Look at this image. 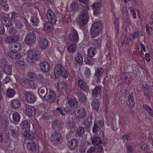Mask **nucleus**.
Wrapping results in <instances>:
<instances>
[{"instance_id":"1","label":"nucleus","mask_w":153,"mask_h":153,"mask_svg":"<svg viewBox=\"0 0 153 153\" xmlns=\"http://www.w3.org/2000/svg\"><path fill=\"white\" fill-rule=\"evenodd\" d=\"M87 9V7H84L80 13L78 22L81 25H85L89 18Z\"/></svg>"},{"instance_id":"2","label":"nucleus","mask_w":153,"mask_h":153,"mask_svg":"<svg viewBox=\"0 0 153 153\" xmlns=\"http://www.w3.org/2000/svg\"><path fill=\"white\" fill-rule=\"evenodd\" d=\"M54 75L56 77L58 76H66V72L65 67L60 64L56 65L54 69Z\"/></svg>"},{"instance_id":"3","label":"nucleus","mask_w":153,"mask_h":153,"mask_svg":"<svg viewBox=\"0 0 153 153\" xmlns=\"http://www.w3.org/2000/svg\"><path fill=\"white\" fill-rule=\"evenodd\" d=\"M43 97L47 102L52 103L56 100V95L53 91L49 89L48 91L46 92L45 95Z\"/></svg>"},{"instance_id":"4","label":"nucleus","mask_w":153,"mask_h":153,"mask_svg":"<svg viewBox=\"0 0 153 153\" xmlns=\"http://www.w3.org/2000/svg\"><path fill=\"white\" fill-rule=\"evenodd\" d=\"M36 39L35 34L32 31L27 34L24 40V42L28 45H31L35 42Z\"/></svg>"},{"instance_id":"5","label":"nucleus","mask_w":153,"mask_h":153,"mask_svg":"<svg viewBox=\"0 0 153 153\" xmlns=\"http://www.w3.org/2000/svg\"><path fill=\"white\" fill-rule=\"evenodd\" d=\"M101 24L99 22L94 23L91 27V32L92 35H96L100 32L102 30Z\"/></svg>"},{"instance_id":"6","label":"nucleus","mask_w":153,"mask_h":153,"mask_svg":"<svg viewBox=\"0 0 153 153\" xmlns=\"http://www.w3.org/2000/svg\"><path fill=\"white\" fill-rule=\"evenodd\" d=\"M47 15L48 19L51 23H56L57 18L54 13L51 10L49 9L48 10Z\"/></svg>"},{"instance_id":"7","label":"nucleus","mask_w":153,"mask_h":153,"mask_svg":"<svg viewBox=\"0 0 153 153\" xmlns=\"http://www.w3.org/2000/svg\"><path fill=\"white\" fill-rule=\"evenodd\" d=\"M51 139L53 143H58L62 141V136L59 133L54 132L52 134Z\"/></svg>"},{"instance_id":"8","label":"nucleus","mask_w":153,"mask_h":153,"mask_svg":"<svg viewBox=\"0 0 153 153\" xmlns=\"http://www.w3.org/2000/svg\"><path fill=\"white\" fill-rule=\"evenodd\" d=\"M69 39L71 41H73L75 43L78 41L79 37L78 33L75 29H72L68 36Z\"/></svg>"},{"instance_id":"9","label":"nucleus","mask_w":153,"mask_h":153,"mask_svg":"<svg viewBox=\"0 0 153 153\" xmlns=\"http://www.w3.org/2000/svg\"><path fill=\"white\" fill-rule=\"evenodd\" d=\"M27 60L29 61L31 60L37 59L38 58V52L35 51L31 50L27 52Z\"/></svg>"},{"instance_id":"10","label":"nucleus","mask_w":153,"mask_h":153,"mask_svg":"<svg viewBox=\"0 0 153 153\" xmlns=\"http://www.w3.org/2000/svg\"><path fill=\"white\" fill-rule=\"evenodd\" d=\"M25 96L26 100L29 103H34L36 101L35 96L31 93L26 92L25 94Z\"/></svg>"},{"instance_id":"11","label":"nucleus","mask_w":153,"mask_h":153,"mask_svg":"<svg viewBox=\"0 0 153 153\" xmlns=\"http://www.w3.org/2000/svg\"><path fill=\"white\" fill-rule=\"evenodd\" d=\"M103 122L102 120H99L97 122H95L94 127L93 128V133H97L100 130L104 125Z\"/></svg>"},{"instance_id":"12","label":"nucleus","mask_w":153,"mask_h":153,"mask_svg":"<svg viewBox=\"0 0 153 153\" xmlns=\"http://www.w3.org/2000/svg\"><path fill=\"white\" fill-rule=\"evenodd\" d=\"M52 127L56 130H59L62 127V121L60 120H57L54 121L52 124Z\"/></svg>"},{"instance_id":"13","label":"nucleus","mask_w":153,"mask_h":153,"mask_svg":"<svg viewBox=\"0 0 153 153\" xmlns=\"http://www.w3.org/2000/svg\"><path fill=\"white\" fill-rule=\"evenodd\" d=\"M24 110L26 113L29 115H34L36 114V110L33 106L28 105H26L24 108Z\"/></svg>"},{"instance_id":"14","label":"nucleus","mask_w":153,"mask_h":153,"mask_svg":"<svg viewBox=\"0 0 153 153\" xmlns=\"http://www.w3.org/2000/svg\"><path fill=\"white\" fill-rule=\"evenodd\" d=\"M78 144V142L77 140L73 139L71 141L68 142V146L71 150H74L77 148Z\"/></svg>"},{"instance_id":"15","label":"nucleus","mask_w":153,"mask_h":153,"mask_svg":"<svg viewBox=\"0 0 153 153\" xmlns=\"http://www.w3.org/2000/svg\"><path fill=\"white\" fill-rule=\"evenodd\" d=\"M21 82L22 85L25 86H27L28 87H30L32 88H35V85L33 81L28 79H24L21 80Z\"/></svg>"},{"instance_id":"16","label":"nucleus","mask_w":153,"mask_h":153,"mask_svg":"<svg viewBox=\"0 0 153 153\" xmlns=\"http://www.w3.org/2000/svg\"><path fill=\"white\" fill-rule=\"evenodd\" d=\"M7 54L10 57L13 59H19L22 57V55L20 53L11 51H8Z\"/></svg>"},{"instance_id":"17","label":"nucleus","mask_w":153,"mask_h":153,"mask_svg":"<svg viewBox=\"0 0 153 153\" xmlns=\"http://www.w3.org/2000/svg\"><path fill=\"white\" fill-rule=\"evenodd\" d=\"M26 148L29 151L34 152L36 149V145L33 140H30L27 143Z\"/></svg>"},{"instance_id":"18","label":"nucleus","mask_w":153,"mask_h":153,"mask_svg":"<svg viewBox=\"0 0 153 153\" xmlns=\"http://www.w3.org/2000/svg\"><path fill=\"white\" fill-rule=\"evenodd\" d=\"M68 104L75 108H77L78 107V102L76 99L74 97L71 98L68 97Z\"/></svg>"},{"instance_id":"19","label":"nucleus","mask_w":153,"mask_h":153,"mask_svg":"<svg viewBox=\"0 0 153 153\" xmlns=\"http://www.w3.org/2000/svg\"><path fill=\"white\" fill-rule=\"evenodd\" d=\"M21 126L22 129L24 130V132L29 131L30 126L27 121L24 120L22 121L21 123Z\"/></svg>"},{"instance_id":"20","label":"nucleus","mask_w":153,"mask_h":153,"mask_svg":"<svg viewBox=\"0 0 153 153\" xmlns=\"http://www.w3.org/2000/svg\"><path fill=\"white\" fill-rule=\"evenodd\" d=\"M86 114V112L85 109L82 107L79 108L77 109L76 116L78 117L82 118L85 117Z\"/></svg>"},{"instance_id":"21","label":"nucleus","mask_w":153,"mask_h":153,"mask_svg":"<svg viewBox=\"0 0 153 153\" xmlns=\"http://www.w3.org/2000/svg\"><path fill=\"white\" fill-rule=\"evenodd\" d=\"M21 104V102L19 100L15 99L12 101L11 106L13 108L17 109L20 107Z\"/></svg>"},{"instance_id":"22","label":"nucleus","mask_w":153,"mask_h":153,"mask_svg":"<svg viewBox=\"0 0 153 153\" xmlns=\"http://www.w3.org/2000/svg\"><path fill=\"white\" fill-rule=\"evenodd\" d=\"M41 69L43 71L48 72L50 70L49 64L47 62H42L40 64Z\"/></svg>"},{"instance_id":"23","label":"nucleus","mask_w":153,"mask_h":153,"mask_svg":"<svg viewBox=\"0 0 153 153\" xmlns=\"http://www.w3.org/2000/svg\"><path fill=\"white\" fill-rule=\"evenodd\" d=\"M57 88L58 89L62 92L66 91L67 88V84L64 82H61L58 84Z\"/></svg>"},{"instance_id":"24","label":"nucleus","mask_w":153,"mask_h":153,"mask_svg":"<svg viewBox=\"0 0 153 153\" xmlns=\"http://www.w3.org/2000/svg\"><path fill=\"white\" fill-rule=\"evenodd\" d=\"M100 3L98 2L94 3L93 4V9L94 10V14L95 15L99 13V12L97 11H98L100 10Z\"/></svg>"},{"instance_id":"25","label":"nucleus","mask_w":153,"mask_h":153,"mask_svg":"<svg viewBox=\"0 0 153 153\" xmlns=\"http://www.w3.org/2000/svg\"><path fill=\"white\" fill-rule=\"evenodd\" d=\"M123 17L124 25L126 26V27H128L130 24V21L128 13H124L123 14Z\"/></svg>"},{"instance_id":"26","label":"nucleus","mask_w":153,"mask_h":153,"mask_svg":"<svg viewBox=\"0 0 153 153\" xmlns=\"http://www.w3.org/2000/svg\"><path fill=\"white\" fill-rule=\"evenodd\" d=\"M39 45L42 49H45L48 46L47 41L45 39L40 38Z\"/></svg>"},{"instance_id":"27","label":"nucleus","mask_w":153,"mask_h":153,"mask_svg":"<svg viewBox=\"0 0 153 153\" xmlns=\"http://www.w3.org/2000/svg\"><path fill=\"white\" fill-rule=\"evenodd\" d=\"M23 135L27 139L34 138L36 136L35 134L33 132H30V130L28 131H25L23 132Z\"/></svg>"},{"instance_id":"28","label":"nucleus","mask_w":153,"mask_h":153,"mask_svg":"<svg viewBox=\"0 0 153 153\" xmlns=\"http://www.w3.org/2000/svg\"><path fill=\"white\" fill-rule=\"evenodd\" d=\"M25 62L22 60H18L15 62V67L18 68L23 69L25 68Z\"/></svg>"},{"instance_id":"29","label":"nucleus","mask_w":153,"mask_h":153,"mask_svg":"<svg viewBox=\"0 0 153 153\" xmlns=\"http://www.w3.org/2000/svg\"><path fill=\"white\" fill-rule=\"evenodd\" d=\"M92 143L94 145H98L100 144L101 140L100 137L97 136H95L91 138Z\"/></svg>"},{"instance_id":"30","label":"nucleus","mask_w":153,"mask_h":153,"mask_svg":"<svg viewBox=\"0 0 153 153\" xmlns=\"http://www.w3.org/2000/svg\"><path fill=\"white\" fill-rule=\"evenodd\" d=\"M11 48L12 49L13 51H18L22 49V46L19 43L15 42L12 45Z\"/></svg>"},{"instance_id":"31","label":"nucleus","mask_w":153,"mask_h":153,"mask_svg":"<svg viewBox=\"0 0 153 153\" xmlns=\"http://www.w3.org/2000/svg\"><path fill=\"white\" fill-rule=\"evenodd\" d=\"M101 92V88L100 87H96L93 89L92 94L94 97H97L100 95Z\"/></svg>"},{"instance_id":"32","label":"nucleus","mask_w":153,"mask_h":153,"mask_svg":"<svg viewBox=\"0 0 153 153\" xmlns=\"http://www.w3.org/2000/svg\"><path fill=\"white\" fill-rule=\"evenodd\" d=\"M91 105L94 109L95 110H98L100 106L99 100L97 99H94L92 102Z\"/></svg>"},{"instance_id":"33","label":"nucleus","mask_w":153,"mask_h":153,"mask_svg":"<svg viewBox=\"0 0 153 153\" xmlns=\"http://www.w3.org/2000/svg\"><path fill=\"white\" fill-rule=\"evenodd\" d=\"M78 83L79 85L83 90L86 91L88 90V88L87 85L82 80H79L78 81Z\"/></svg>"},{"instance_id":"34","label":"nucleus","mask_w":153,"mask_h":153,"mask_svg":"<svg viewBox=\"0 0 153 153\" xmlns=\"http://www.w3.org/2000/svg\"><path fill=\"white\" fill-rule=\"evenodd\" d=\"M47 88L45 87H40L38 89V93L41 97H42V95H44L45 92L48 91Z\"/></svg>"},{"instance_id":"35","label":"nucleus","mask_w":153,"mask_h":153,"mask_svg":"<svg viewBox=\"0 0 153 153\" xmlns=\"http://www.w3.org/2000/svg\"><path fill=\"white\" fill-rule=\"evenodd\" d=\"M19 128L17 126L13 127L11 130V135L13 137H16L18 134Z\"/></svg>"},{"instance_id":"36","label":"nucleus","mask_w":153,"mask_h":153,"mask_svg":"<svg viewBox=\"0 0 153 153\" xmlns=\"http://www.w3.org/2000/svg\"><path fill=\"white\" fill-rule=\"evenodd\" d=\"M53 113L56 115H59V114L63 116L65 115V114L63 111L62 108H61L60 107H58L55 110H54Z\"/></svg>"},{"instance_id":"37","label":"nucleus","mask_w":153,"mask_h":153,"mask_svg":"<svg viewBox=\"0 0 153 153\" xmlns=\"http://www.w3.org/2000/svg\"><path fill=\"white\" fill-rule=\"evenodd\" d=\"M128 101L130 105L134 108V106L135 102L134 99L133 95L132 94H130L128 97Z\"/></svg>"},{"instance_id":"38","label":"nucleus","mask_w":153,"mask_h":153,"mask_svg":"<svg viewBox=\"0 0 153 153\" xmlns=\"http://www.w3.org/2000/svg\"><path fill=\"white\" fill-rule=\"evenodd\" d=\"M96 53V51L94 48L91 47L88 49V54L89 56L93 57Z\"/></svg>"},{"instance_id":"39","label":"nucleus","mask_w":153,"mask_h":153,"mask_svg":"<svg viewBox=\"0 0 153 153\" xmlns=\"http://www.w3.org/2000/svg\"><path fill=\"white\" fill-rule=\"evenodd\" d=\"M104 72L103 69L101 68H97L95 73V76L97 77H99L102 75Z\"/></svg>"},{"instance_id":"40","label":"nucleus","mask_w":153,"mask_h":153,"mask_svg":"<svg viewBox=\"0 0 153 153\" xmlns=\"http://www.w3.org/2000/svg\"><path fill=\"white\" fill-rule=\"evenodd\" d=\"M92 57H87L85 59L86 63L90 65H92L94 62V59L91 58Z\"/></svg>"},{"instance_id":"41","label":"nucleus","mask_w":153,"mask_h":153,"mask_svg":"<svg viewBox=\"0 0 153 153\" xmlns=\"http://www.w3.org/2000/svg\"><path fill=\"white\" fill-rule=\"evenodd\" d=\"M30 21L33 25L36 26L37 25L39 22V19L36 17H32L30 19Z\"/></svg>"},{"instance_id":"42","label":"nucleus","mask_w":153,"mask_h":153,"mask_svg":"<svg viewBox=\"0 0 153 153\" xmlns=\"http://www.w3.org/2000/svg\"><path fill=\"white\" fill-rule=\"evenodd\" d=\"M14 22V25H15V27L19 29H21L22 28L23 25V23L21 21L18 20Z\"/></svg>"},{"instance_id":"43","label":"nucleus","mask_w":153,"mask_h":153,"mask_svg":"<svg viewBox=\"0 0 153 153\" xmlns=\"http://www.w3.org/2000/svg\"><path fill=\"white\" fill-rule=\"evenodd\" d=\"M15 93V91L13 89L8 88L7 91V96L9 97H13Z\"/></svg>"},{"instance_id":"44","label":"nucleus","mask_w":153,"mask_h":153,"mask_svg":"<svg viewBox=\"0 0 153 153\" xmlns=\"http://www.w3.org/2000/svg\"><path fill=\"white\" fill-rule=\"evenodd\" d=\"M6 0H0V7L3 9H6L8 7Z\"/></svg>"},{"instance_id":"45","label":"nucleus","mask_w":153,"mask_h":153,"mask_svg":"<svg viewBox=\"0 0 153 153\" xmlns=\"http://www.w3.org/2000/svg\"><path fill=\"white\" fill-rule=\"evenodd\" d=\"M75 60L79 63H82L83 62L82 57L79 53H77L75 55Z\"/></svg>"},{"instance_id":"46","label":"nucleus","mask_w":153,"mask_h":153,"mask_svg":"<svg viewBox=\"0 0 153 153\" xmlns=\"http://www.w3.org/2000/svg\"><path fill=\"white\" fill-rule=\"evenodd\" d=\"M91 121H89L88 119H85L83 121V124L86 129H88L91 127Z\"/></svg>"},{"instance_id":"47","label":"nucleus","mask_w":153,"mask_h":153,"mask_svg":"<svg viewBox=\"0 0 153 153\" xmlns=\"http://www.w3.org/2000/svg\"><path fill=\"white\" fill-rule=\"evenodd\" d=\"M11 66L10 65H7L5 67L2 69L3 71L6 74H10L11 73Z\"/></svg>"},{"instance_id":"48","label":"nucleus","mask_w":153,"mask_h":153,"mask_svg":"<svg viewBox=\"0 0 153 153\" xmlns=\"http://www.w3.org/2000/svg\"><path fill=\"white\" fill-rule=\"evenodd\" d=\"M78 5V4L76 2H74L72 3L71 5V12H74V11H76L77 9H79Z\"/></svg>"},{"instance_id":"49","label":"nucleus","mask_w":153,"mask_h":153,"mask_svg":"<svg viewBox=\"0 0 153 153\" xmlns=\"http://www.w3.org/2000/svg\"><path fill=\"white\" fill-rule=\"evenodd\" d=\"M11 18L13 22L19 19L20 17L19 14L15 12H12L11 14Z\"/></svg>"},{"instance_id":"50","label":"nucleus","mask_w":153,"mask_h":153,"mask_svg":"<svg viewBox=\"0 0 153 153\" xmlns=\"http://www.w3.org/2000/svg\"><path fill=\"white\" fill-rule=\"evenodd\" d=\"M79 100L82 103L86 101V97L85 94L82 92H80L79 95Z\"/></svg>"},{"instance_id":"51","label":"nucleus","mask_w":153,"mask_h":153,"mask_svg":"<svg viewBox=\"0 0 153 153\" xmlns=\"http://www.w3.org/2000/svg\"><path fill=\"white\" fill-rule=\"evenodd\" d=\"M64 111L68 114H72L73 113L72 108L71 106L68 105L64 108Z\"/></svg>"},{"instance_id":"52","label":"nucleus","mask_w":153,"mask_h":153,"mask_svg":"<svg viewBox=\"0 0 153 153\" xmlns=\"http://www.w3.org/2000/svg\"><path fill=\"white\" fill-rule=\"evenodd\" d=\"M76 45L74 44L71 45L68 47V51L69 52H71L72 53H74L75 52L76 49Z\"/></svg>"},{"instance_id":"53","label":"nucleus","mask_w":153,"mask_h":153,"mask_svg":"<svg viewBox=\"0 0 153 153\" xmlns=\"http://www.w3.org/2000/svg\"><path fill=\"white\" fill-rule=\"evenodd\" d=\"M20 116L17 112H15L13 114V119L15 122H19L20 120Z\"/></svg>"},{"instance_id":"54","label":"nucleus","mask_w":153,"mask_h":153,"mask_svg":"<svg viewBox=\"0 0 153 153\" xmlns=\"http://www.w3.org/2000/svg\"><path fill=\"white\" fill-rule=\"evenodd\" d=\"M8 65L7 61L4 59H2L0 60V66L3 69Z\"/></svg>"},{"instance_id":"55","label":"nucleus","mask_w":153,"mask_h":153,"mask_svg":"<svg viewBox=\"0 0 153 153\" xmlns=\"http://www.w3.org/2000/svg\"><path fill=\"white\" fill-rule=\"evenodd\" d=\"M2 21L4 22V25L7 27H10L12 23L10 19L6 18H4Z\"/></svg>"},{"instance_id":"56","label":"nucleus","mask_w":153,"mask_h":153,"mask_svg":"<svg viewBox=\"0 0 153 153\" xmlns=\"http://www.w3.org/2000/svg\"><path fill=\"white\" fill-rule=\"evenodd\" d=\"M51 24L49 23H46L44 24V29L45 30H49L51 28V26L50 25Z\"/></svg>"},{"instance_id":"57","label":"nucleus","mask_w":153,"mask_h":153,"mask_svg":"<svg viewBox=\"0 0 153 153\" xmlns=\"http://www.w3.org/2000/svg\"><path fill=\"white\" fill-rule=\"evenodd\" d=\"M28 76L31 79H34L36 78V76L35 73L32 72H30L27 73Z\"/></svg>"},{"instance_id":"58","label":"nucleus","mask_w":153,"mask_h":153,"mask_svg":"<svg viewBox=\"0 0 153 153\" xmlns=\"http://www.w3.org/2000/svg\"><path fill=\"white\" fill-rule=\"evenodd\" d=\"M84 129L82 127L79 128L77 129V134L78 136L82 135L84 132Z\"/></svg>"},{"instance_id":"59","label":"nucleus","mask_w":153,"mask_h":153,"mask_svg":"<svg viewBox=\"0 0 153 153\" xmlns=\"http://www.w3.org/2000/svg\"><path fill=\"white\" fill-rule=\"evenodd\" d=\"M140 148L144 151H146L148 150L147 145L144 142H143L141 143Z\"/></svg>"},{"instance_id":"60","label":"nucleus","mask_w":153,"mask_h":153,"mask_svg":"<svg viewBox=\"0 0 153 153\" xmlns=\"http://www.w3.org/2000/svg\"><path fill=\"white\" fill-rule=\"evenodd\" d=\"M12 43L18 41L19 39V35H14L11 36Z\"/></svg>"},{"instance_id":"61","label":"nucleus","mask_w":153,"mask_h":153,"mask_svg":"<svg viewBox=\"0 0 153 153\" xmlns=\"http://www.w3.org/2000/svg\"><path fill=\"white\" fill-rule=\"evenodd\" d=\"M9 32L10 34L14 35L17 33L18 31L14 28H11L9 29Z\"/></svg>"},{"instance_id":"62","label":"nucleus","mask_w":153,"mask_h":153,"mask_svg":"<svg viewBox=\"0 0 153 153\" xmlns=\"http://www.w3.org/2000/svg\"><path fill=\"white\" fill-rule=\"evenodd\" d=\"M50 82L49 79L45 78L41 83L43 84V85L46 86L50 83Z\"/></svg>"},{"instance_id":"63","label":"nucleus","mask_w":153,"mask_h":153,"mask_svg":"<svg viewBox=\"0 0 153 153\" xmlns=\"http://www.w3.org/2000/svg\"><path fill=\"white\" fill-rule=\"evenodd\" d=\"M130 40V39L128 37L125 36L124 37L123 42L124 44H128Z\"/></svg>"},{"instance_id":"64","label":"nucleus","mask_w":153,"mask_h":153,"mask_svg":"<svg viewBox=\"0 0 153 153\" xmlns=\"http://www.w3.org/2000/svg\"><path fill=\"white\" fill-rule=\"evenodd\" d=\"M100 43L97 40H94L92 43V45L94 47L98 48L100 46Z\"/></svg>"}]
</instances>
